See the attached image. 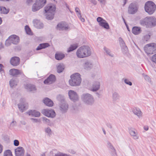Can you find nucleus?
Instances as JSON below:
<instances>
[{"mask_svg": "<svg viewBox=\"0 0 156 156\" xmlns=\"http://www.w3.org/2000/svg\"><path fill=\"white\" fill-rule=\"evenodd\" d=\"M76 55L80 58L86 57L90 55L91 52L90 47L87 45H83L77 50Z\"/></svg>", "mask_w": 156, "mask_h": 156, "instance_id": "1", "label": "nucleus"}, {"mask_svg": "<svg viewBox=\"0 0 156 156\" xmlns=\"http://www.w3.org/2000/svg\"><path fill=\"white\" fill-rule=\"evenodd\" d=\"M140 24L145 26L147 28H151L156 25V19L154 17H147L141 20L140 21Z\"/></svg>", "mask_w": 156, "mask_h": 156, "instance_id": "2", "label": "nucleus"}, {"mask_svg": "<svg viewBox=\"0 0 156 156\" xmlns=\"http://www.w3.org/2000/svg\"><path fill=\"white\" fill-rule=\"evenodd\" d=\"M55 9V6L52 4H48L44 7L45 15L47 19L51 20L53 18Z\"/></svg>", "mask_w": 156, "mask_h": 156, "instance_id": "3", "label": "nucleus"}, {"mask_svg": "<svg viewBox=\"0 0 156 156\" xmlns=\"http://www.w3.org/2000/svg\"><path fill=\"white\" fill-rule=\"evenodd\" d=\"M71 79L69 80V84L72 86H79L81 82V78L80 74L78 73H75L72 75Z\"/></svg>", "mask_w": 156, "mask_h": 156, "instance_id": "4", "label": "nucleus"}, {"mask_svg": "<svg viewBox=\"0 0 156 156\" xmlns=\"http://www.w3.org/2000/svg\"><path fill=\"white\" fill-rule=\"evenodd\" d=\"M82 101L86 105H92L94 102V99L93 95L89 93H85L83 94L81 96Z\"/></svg>", "mask_w": 156, "mask_h": 156, "instance_id": "5", "label": "nucleus"}, {"mask_svg": "<svg viewBox=\"0 0 156 156\" xmlns=\"http://www.w3.org/2000/svg\"><path fill=\"white\" fill-rule=\"evenodd\" d=\"M156 5L151 1L147 2L145 4L144 9L145 11L150 15L152 14L156 10Z\"/></svg>", "mask_w": 156, "mask_h": 156, "instance_id": "6", "label": "nucleus"}, {"mask_svg": "<svg viewBox=\"0 0 156 156\" xmlns=\"http://www.w3.org/2000/svg\"><path fill=\"white\" fill-rule=\"evenodd\" d=\"M19 41V37L16 35H12L9 36L6 40L5 44V46H8L12 44H16Z\"/></svg>", "mask_w": 156, "mask_h": 156, "instance_id": "7", "label": "nucleus"}, {"mask_svg": "<svg viewBox=\"0 0 156 156\" xmlns=\"http://www.w3.org/2000/svg\"><path fill=\"white\" fill-rule=\"evenodd\" d=\"M41 113L48 117L53 118L56 115L55 112L52 109H44L42 110Z\"/></svg>", "mask_w": 156, "mask_h": 156, "instance_id": "8", "label": "nucleus"}, {"mask_svg": "<svg viewBox=\"0 0 156 156\" xmlns=\"http://www.w3.org/2000/svg\"><path fill=\"white\" fill-rule=\"evenodd\" d=\"M68 94L70 99L72 101L75 102L79 100V96L76 92L73 90H70L69 91Z\"/></svg>", "mask_w": 156, "mask_h": 156, "instance_id": "9", "label": "nucleus"}, {"mask_svg": "<svg viewBox=\"0 0 156 156\" xmlns=\"http://www.w3.org/2000/svg\"><path fill=\"white\" fill-rule=\"evenodd\" d=\"M20 101V103L18 105L19 110L22 112L27 108L28 104L23 99H22Z\"/></svg>", "mask_w": 156, "mask_h": 156, "instance_id": "10", "label": "nucleus"}, {"mask_svg": "<svg viewBox=\"0 0 156 156\" xmlns=\"http://www.w3.org/2000/svg\"><path fill=\"white\" fill-rule=\"evenodd\" d=\"M59 107L60 111L62 113L66 112L68 109V105L65 101L60 102Z\"/></svg>", "mask_w": 156, "mask_h": 156, "instance_id": "11", "label": "nucleus"}, {"mask_svg": "<svg viewBox=\"0 0 156 156\" xmlns=\"http://www.w3.org/2000/svg\"><path fill=\"white\" fill-rule=\"evenodd\" d=\"M137 10V7L136 4L131 3L128 8V12L130 14H134L136 12Z\"/></svg>", "mask_w": 156, "mask_h": 156, "instance_id": "12", "label": "nucleus"}, {"mask_svg": "<svg viewBox=\"0 0 156 156\" xmlns=\"http://www.w3.org/2000/svg\"><path fill=\"white\" fill-rule=\"evenodd\" d=\"M132 110L133 113L136 116L138 119H140L142 117L143 113L140 108L134 107L132 108Z\"/></svg>", "mask_w": 156, "mask_h": 156, "instance_id": "13", "label": "nucleus"}, {"mask_svg": "<svg viewBox=\"0 0 156 156\" xmlns=\"http://www.w3.org/2000/svg\"><path fill=\"white\" fill-rule=\"evenodd\" d=\"M55 76L53 74H51L44 82L45 84H50L55 82Z\"/></svg>", "mask_w": 156, "mask_h": 156, "instance_id": "14", "label": "nucleus"}, {"mask_svg": "<svg viewBox=\"0 0 156 156\" xmlns=\"http://www.w3.org/2000/svg\"><path fill=\"white\" fill-rule=\"evenodd\" d=\"M20 58L17 57H13L11 58L10 60L11 64L14 66H16L20 64Z\"/></svg>", "mask_w": 156, "mask_h": 156, "instance_id": "15", "label": "nucleus"}, {"mask_svg": "<svg viewBox=\"0 0 156 156\" xmlns=\"http://www.w3.org/2000/svg\"><path fill=\"white\" fill-rule=\"evenodd\" d=\"M93 66V62L90 61H87L84 62L83 64L84 69L86 70H90Z\"/></svg>", "mask_w": 156, "mask_h": 156, "instance_id": "16", "label": "nucleus"}, {"mask_svg": "<svg viewBox=\"0 0 156 156\" xmlns=\"http://www.w3.org/2000/svg\"><path fill=\"white\" fill-rule=\"evenodd\" d=\"M15 152L16 156H23L24 150L23 147H20L15 149Z\"/></svg>", "mask_w": 156, "mask_h": 156, "instance_id": "17", "label": "nucleus"}, {"mask_svg": "<svg viewBox=\"0 0 156 156\" xmlns=\"http://www.w3.org/2000/svg\"><path fill=\"white\" fill-rule=\"evenodd\" d=\"M9 73L11 75L13 76H16L18 75L22 74V72L20 70L15 69H10L9 71Z\"/></svg>", "mask_w": 156, "mask_h": 156, "instance_id": "18", "label": "nucleus"}, {"mask_svg": "<svg viewBox=\"0 0 156 156\" xmlns=\"http://www.w3.org/2000/svg\"><path fill=\"white\" fill-rule=\"evenodd\" d=\"M24 87L28 91L35 92L36 90L35 86L30 84L25 85Z\"/></svg>", "mask_w": 156, "mask_h": 156, "instance_id": "19", "label": "nucleus"}, {"mask_svg": "<svg viewBox=\"0 0 156 156\" xmlns=\"http://www.w3.org/2000/svg\"><path fill=\"white\" fill-rule=\"evenodd\" d=\"M34 26L36 28L41 29L43 27V24L40 21L37 20H34L33 21Z\"/></svg>", "mask_w": 156, "mask_h": 156, "instance_id": "20", "label": "nucleus"}, {"mask_svg": "<svg viewBox=\"0 0 156 156\" xmlns=\"http://www.w3.org/2000/svg\"><path fill=\"white\" fill-rule=\"evenodd\" d=\"M68 28V25L63 23H59L57 27V29L59 30H67Z\"/></svg>", "mask_w": 156, "mask_h": 156, "instance_id": "21", "label": "nucleus"}, {"mask_svg": "<svg viewBox=\"0 0 156 156\" xmlns=\"http://www.w3.org/2000/svg\"><path fill=\"white\" fill-rule=\"evenodd\" d=\"M43 102L47 106L52 107L53 105V102L49 98H45L43 100Z\"/></svg>", "mask_w": 156, "mask_h": 156, "instance_id": "22", "label": "nucleus"}, {"mask_svg": "<svg viewBox=\"0 0 156 156\" xmlns=\"http://www.w3.org/2000/svg\"><path fill=\"white\" fill-rule=\"evenodd\" d=\"M100 86V83L98 82H95L93 83L91 90L96 91L99 90Z\"/></svg>", "mask_w": 156, "mask_h": 156, "instance_id": "23", "label": "nucleus"}, {"mask_svg": "<svg viewBox=\"0 0 156 156\" xmlns=\"http://www.w3.org/2000/svg\"><path fill=\"white\" fill-rule=\"evenodd\" d=\"M151 43L147 45L145 47L146 52L148 54H151L153 53L152 46Z\"/></svg>", "mask_w": 156, "mask_h": 156, "instance_id": "24", "label": "nucleus"}, {"mask_svg": "<svg viewBox=\"0 0 156 156\" xmlns=\"http://www.w3.org/2000/svg\"><path fill=\"white\" fill-rule=\"evenodd\" d=\"M18 81L16 78H13L10 80L9 81V84L11 87H15L17 85Z\"/></svg>", "mask_w": 156, "mask_h": 156, "instance_id": "25", "label": "nucleus"}, {"mask_svg": "<svg viewBox=\"0 0 156 156\" xmlns=\"http://www.w3.org/2000/svg\"><path fill=\"white\" fill-rule=\"evenodd\" d=\"M141 31V28L137 27H133L132 30V33L135 35L140 34Z\"/></svg>", "mask_w": 156, "mask_h": 156, "instance_id": "26", "label": "nucleus"}, {"mask_svg": "<svg viewBox=\"0 0 156 156\" xmlns=\"http://www.w3.org/2000/svg\"><path fill=\"white\" fill-rule=\"evenodd\" d=\"M46 0H36L35 3L37 5L42 8L46 3Z\"/></svg>", "mask_w": 156, "mask_h": 156, "instance_id": "27", "label": "nucleus"}, {"mask_svg": "<svg viewBox=\"0 0 156 156\" xmlns=\"http://www.w3.org/2000/svg\"><path fill=\"white\" fill-rule=\"evenodd\" d=\"M108 147L110 150H111L113 156H116V152L115 149L112 144L109 142L107 143Z\"/></svg>", "mask_w": 156, "mask_h": 156, "instance_id": "28", "label": "nucleus"}, {"mask_svg": "<svg viewBox=\"0 0 156 156\" xmlns=\"http://www.w3.org/2000/svg\"><path fill=\"white\" fill-rule=\"evenodd\" d=\"M29 115H32L35 117H39L40 116V113L38 111L35 110L30 111L29 112Z\"/></svg>", "mask_w": 156, "mask_h": 156, "instance_id": "29", "label": "nucleus"}, {"mask_svg": "<svg viewBox=\"0 0 156 156\" xmlns=\"http://www.w3.org/2000/svg\"><path fill=\"white\" fill-rule=\"evenodd\" d=\"M49 46L48 43H45L40 44L36 48L37 50H39L43 48H44Z\"/></svg>", "mask_w": 156, "mask_h": 156, "instance_id": "30", "label": "nucleus"}, {"mask_svg": "<svg viewBox=\"0 0 156 156\" xmlns=\"http://www.w3.org/2000/svg\"><path fill=\"white\" fill-rule=\"evenodd\" d=\"M65 57V55L62 53H58L55 54V57L58 60H61Z\"/></svg>", "mask_w": 156, "mask_h": 156, "instance_id": "31", "label": "nucleus"}, {"mask_svg": "<svg viewBox=\"0 0 156 156\" xmlns=\"http://www.w3.org/2000/svg\"><path fill=\"white\" fill-rule=\"evenodd\" d=\"M9 9H6L4 7L0 6V13L3 14H7L9 12Z\"/></svg>", "mask_w": 156, "mask_h": 156, "instance_id": "32", "label": "nucleus"}, {"mask_svg": "<svg viewBox=\"0 0 156 156\" xmlns=\"http://www.w3.org/2000/svg\"><path fill=\"white\" fill-rule=\"evenodd\" d=\"M120 98V96L118 93L115 92L113 93L112 94V98L114 101H116L119 100Z\"/></svg>", "mask_w": 156, "mask_h": 156, "instance_id": "33", "label": "nucleus"}, {"mask_svg": "<svg viewBox=\"0 0 156 156\" xmlns=\"http://www.w3.org/2000/svg\"><path fill=\"white\" fill-rule=\"evenodd\" d=\"M41 8L39 6L37 5V4L35 2L33 5L32 8V11L33 12H35L38 10L40 9Z\"/></svg>", "mask_w": 156, "mask_h": 156, "instance_id": "34", "label": "nucleus"}, {"mask_svg": "<svg viewBox=\"0 0 156 156\" xmlns=\"http://www.w3.org/2000/svg\"><path fill=\"white\" fill-rule=\"evenodd\" d=\"M64 68L63 64H59L57 66V71L58 73H61L63 70Z\"/></svg>", "mask_w": 156, "mask_h": 156, "instance_id": "35", "label": "nucleus"}, {"mask_svg": "<svg viewBox=\"0 0 156 156\" xmlns=\"http://www.w3.org/2000/svg\"><path fill=\"white\" fill-rule=\"evenodd\" d=\"M130 135L133 137L135 139H138V136H137V133L135 131L131 130L129 132Z\"/></svg>", "mask_w": 156, "mask_h": 156, "instance_id": "36", "label": "nucleus"}, {"mask_svg": "<svg viewBox=\"0 0 156 156\" xmlns=\"http://www.w3.org/2000/svg\"><path fill=\"white\" fill-rule=\"evenodd\" d=\"M99 25L106 29L108 30L109 29V25L106 20H105V22H104L103 23H101Z\"/></svg>", "mask_w": 156, "mask_h": 156, "instance_id": "37", "label": "nucleus"}, {"mask_svg": "<svg viewBox=\"0 0 156 156\" xmlns=\"http://www.w3.org/2000/svg\"><path fill=\"white\" fill-rule=\"evenodd\" d=\"M78 45L77 44H74L71 45L70 47L68 50V52H70L76 49L78 47Z\"/></svg>", "mask_w": 156, "mask_h": 156, "instance_id": "38", "label": "nucleus"}, {"mask_svg": "<svg viewBox=\"0 0 156 156\" xmlns=\"http://www.w3.org/2000/svg\"><path fill=\"white\" fill-rule=\"evenodd\" d=\"M104 49L105 51L107 54L110 56L111 57L113 56V54L111 52L110 50L109 49L105 47L104 48Z\"/></svg>", "mask_w": 156, "mask_h": 156, "instance_id": "39", "label": "nucleus"}, {"mask_svg": "<svg viewBox=\"0 0 156 156\" xmlns=\"http://www.w3.org/2000/svg\"><path fill=\"white\" fill-rule=\"evenodd\" d=\"M4 156H12V152L10 150H7L4 152Z\"/></svg>", "mask_w": 156, "mask_h": 156, "instance_id": "40", "label": "nucleus"}, {"mask_svg": "<svg viewBox=\"0 0 156 156\" xmlns=\"http://www.w3.org/2000/svg\"><path fill=\"white\" fill-rule=\"evenodd\" d=\"M25 30L27 34L29 35H31L32 34L31 30L28 26H25Z\"/></svg>", "mask_w": 156, "mask_h": 156, "instance_id": "41", "label": "nucleus"}, {"mask_svg": "<svg viewBox=\"0 0 156 156\" xmlns=\"http://www.w3.org/2000/svg\"><path fill=\"white\" fill-rule=\"evenodd\" d=\"M143 75L144 79L146 80L150 83L151 84H152L151 79L147 75H146L144 74H143Z\"/></svg>", "mask_w": 156, "mask_h": 156, "instance_id": "42", "label": "nucleus"}, {"mask_svg": "<svg viewBox=\"0 0 156 156\" xmlns=\"http://www.w3.org/2000/svg\"><path fill=\"white\" fill-rule=\"evenodd\" d=\"M151 35L150 33H149L147 34L144 35V40L146 41H147L150 38Z\"/></svg>", "mask_w": 156, "mask_h": 156, "instance_id": "43", "label": "nucleus"}, {"mask_svg": "<svg viewBox=\"0 0 156 156\" xmlns=\"http://www.w3.org/2000/svg\"><path fill=\"white\" fill-rule=\"evenodd\" d=\"M97 20L99 23V25H100L101 23H103L104 22H105V20L101 17H98L97 18Z\"/></svg>", "mask_w": 156, "mask_h": 156, "instance_id": "44", "label": "nucleus"}, {"mask_svg": "<svg viewBox=\"0 0 156 156\" xmlns=\"http://www.w3.org/2000/svg\"><path fill=\"white\" fill-rule=\"evenodd\" d=\"M57 99L58 100L60 101L61 102L64 101V97L62 95H59L57 97Z\"/></svg>", "mask_w": 156, "mask_h": 156, "instance_id": "45", "label": "nucleus"}, {"mask_svg": "<svg viewBox=\"0 0 156 156\" xmlns=\"http://www.w3.org/2000/svg\"><path fill=\"white\" fill-rule=\"evenodd\" d=\"M45 131L47 133L49 136H50L51 133V129L49 127H48L45 129Z\"/></svg>", "mask_w": 156, "mask_h": 156, "instance_id": "46", "label": "nucleus"}, {"mask_svg": "<svg viewBox=\"0 0 156 156\" xmlns=\"http://www.w3.org/2000/svg\"><path fill=\"white\" fill-rule=\"evenodd\" d=\"M124 82L126 84L129 85V86H132V83L130 81H129V80L126 79H124Z\"/></svg>", "mask_w": 156, "mask_h": 156, "instance_id": "47", "label": "nucleus"}, {"mask_svg": "<svg viewBox=\"0 0 156 156\" xmlns=\"http://www.w3.org/2000/svg\"><path fill=\"white\" fill-rule=\"evenodd\" d=\"M43 122L44 123H49V120L48 119L45 117L42 118Z\"/></svg>", "mask_w": 156, "mask_h": 156, "instance_id": "48", "label": "nucleus"}, {"mask_svg": "<svg viewBox=\"0 0 156 156\" xmlns=\"http://www.w3.org/2000/svg\"><path fill=\"white\" fill-rule=\"evenodd\" d=\"M119 42L121 44V45H122V46H125V43L123 40L120 37L119 38Z\"/></svg>", "mask_w": 156, "mask_h": 156, "instance_id": "49", "label": "nucleus"}, {"mask_svg": "<svg viewBox=\"0 0 156 156\" xmlns=\"http://www.w3.org/2000/svg\"><path fill=\"white\" fill-rule=\"evenodd\" d=\"M151 60L152 62L156 63V54H155L152 56Z\"/></svg>", "mask_w": 156, "mask_h": 156, "instance_id": "50", "label": "nucleus"}, {"mask_svg": "<svg viewBox=\"0 0 156 156\" xmlns=\"http://www.w3.org/2000/svg\"><path fill=\"white\" fill-rule=\"evenodd\" d=\"M152 46V47L153 52H156V44L154 43H151Z\"/></svg>", "mask_w": 156, "mask_h": 156, "instance_id": "51", "label": "nucleus"}, {"mask_svg": "<svg viewBox=\"0 0 156 156\" xmlns=\"http://www.w3.org/2000/svg\"><path fill=\"white\" fill-rule=\"evenodd\" d=\"M67 155L65 154H63L61 152H59L55 154V156H66Z\"/></svg>", "mask_w": 156, "mask_h": 156, "instance_id": "52", "label": "nucleus"}, {"mask_svg": "<svg viewBox=\"0 0 156 156\" xmlns=\"http://www.w3.org/2000/svg\"><path fill=\"white\" fill-rule=\"evenodd\" d=\"M16 121H13L11 123L10 126L11 127H12L16 126Z\"/></svg>", "mask_w": 156, "mask_h": 156, "instance_id": "53", "label": "nucleus"}, {"mask_svg": "<svg viewBox=\"0 0 156 156\" xmlns=\"http://www.w3.org/2000/svg\"><path fill=\"white\" fill-rule=\"evenodd\" d=\"M31 120L34 123H37L40 122V119H36L31 118Z\"/></svg>", "mask_w": 156, "mask_h": 156, "instance_id": "54", "label": "nucleus"}, {"mask_svg": "<svg viewBox=\"0 0 156 156\" xmlns=\"http://www.w3.org/2000/svg\"><path fill=\"white\" fill-rule=\"evenodd\" d=\"M19 142L18 140H15L14 141V146H17L19 145Z\"/></svg>", "mask_w": 156, "mask_h": 156, "instance_id": "55", "label": "nucleus"}, {"mask_svg": "<svg viewBox=\"0 0 156 156\" xmlns=\"http://www.w3.org/2000/svg\"><path fill=\"white\" fill-rule=\"evenodd\" d=\"M34 0H27L26 3L28 5H30L32 4Z\"/></svg>", "mask_w": 156, "mask_h": 156, "instance_id": "56", "label": "nucleus"}, {"mask_svg": "<svg viewBox=\"0 0 156 156\" xmlns=\"http://www.w3.org/2000/svg\"><path fill=\"white\" fill-rule=\"evenodd\" d=\"M90 1L94 5H96L97 4V2L95 0H90Z\"/></svg>", "mask_w": 156, "mask_h": 156, "instance_id": "57", "label": "nucleus"}, {"mask_svg": "<svg viewBox=\"0 0 156 156\" xmlns=\"http://www.w3.org/2000/svg\"><path fill=\"white\" fill-rule=\"evenodd\" d=\"M2 150H3V146L0 144V154L2 152Z\"/></svg>", "mask_w": 156, "mask_h": 156, "instance_id": "58", "label": "nucleus"}, {"mask_svg": "<svg viewBox=\"0 0 156 156\" xmlns=\"http://www.w3.org/2000/svg\"><path fill=\"white\" fill-rule=\"evenodd\" d=\"M75 10V11L77 13L79 12H80L79 11V10H80L79 9L78 7H76Z\"/></svg>", "mask_w": 156, "mask_h": 156, "instance_id": "59", "label": "nucleus"}, {"mask_svg": "<svg viewBox=\"0 0 156 156\" xmlns=\"http://www.w3.org/2000/svg\"><path fill=\"white\" fill-rule=\"evenodd\" d=\"M149 127L147 126H145L144 127V129L145 130L147 131L148 130Z\"/></svg>", "mask_w": 156, "mask_h": 156, "instance_id": "60", "label": "nucleus"}, {"mask_svg": "<svg viewBox=\"0 0 156 156\" xmlns=\"http://www.w3.org/2000/svg\"><path fill=\"white\" fill-rule=\"evenodd\" d=\"M77 13V16L78 17L81 18V14L80 12H78Z\"/></svg>", "mask_w": 156, "mask_h": 156, "instance_id": "61", "label": "nucleus"}, {"mask_svg": "<svg viewBox=\"0 0 156 156\" xmlns=\"http://www.w3.org/2000/svg\"><path fill=\"white\" fill-rule=\"evenodd\" d=\"M5 102L4 101H3L2 103V106L3 107H5Z\"/></svg>", "mask_w": 156, "mask_h": 156, "instance_id": "62", "label": "nucleus"}, {"mask_svg": "<svg viewBox=\"0 0 156 156\" xmlns=\"http://www.w3.org/2000/svg\"><path fill=\"white\" fill-rule=\"evenodd\" d=\"M83 22H84V21H85V20L84 18H82V16H81V18H79Z\"/></svg>", "mask_w": 156, "mask_h": 156, "instance_id": "63", "label": "nucleus"}, {"mask_svg": "<svg viewBox=\"0 0 156 156\" xmlns=\"http://www.w3.org/2000/svg\"><path fill=\"white\" fill-rule=\"evenodd\" d=\"M40 156H45V155L44 153H43L41 154Z\"/></svg>", "mask_w": 156, "mask_h": 156, "instance_id": "64", "label": "nucleus"}]
</instances>
